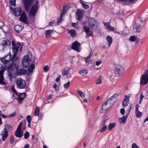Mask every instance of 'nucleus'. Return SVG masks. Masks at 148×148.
<instances>
[{"mask_svg":"<svg viewBox=\"0 0 148 148\" xmlns=\"http://www.w3.org/2000/svg\"><path fill=\"white\" fill-rule=\"evenodd\" d=\"M116 100V98L114 95H113L105 101L104 103L102 104L101 106L102 109L103 110H107L113 105Z\"/></svg>","mask_w":148,"mask_h":148,"instance_id":"1","label":"nucleus"},{"mask_svg":"<svg viewBox=\"0 0 148 148\" xmlns=\"http://www.w3.org/2000/svg\"><path fill=\"white\" fill-rule=\"evenodd\" d=\"M17 60L18 58H16L13 60V61L10 65L6 68V70L8 71V76L11 81L12 80L13 78L15 77V76H14L12 73V72L13 70L14 69L16 66Z\"/></svg>","mask_w":148,"mask_h":148,"instance_id":"2","label":"nucleus"},{"mask_svg":"<svg viewBox=\"0 0 148 148\" xmlns=\"http://www.w3.org/2000/svg\"><path fill=\"white\" fill-rule=\"evenodd\" d=\"M32 61L30 56L29 55H26L22 61V64L23 67L27 68L29 65Z\"/></svg>","mask_w":148,"mask_h":148,"instance_id":"3","label":"nucleus"},{"mask_svg":"<svg viewBox=\"0 0 148 148\" xmlns=\"http://www.w3.org/2000/svg\"><path fill=\"white\" fill-rule=\"evenodd\" d=\"M16 84L17 88L19 89H24L26 86L25 81L21 78H18L16 81Z\"/></svg>","mask_w":148,"mask_h":148,"instance_id":"4","label":"nucleus"},{"mask_svg":"<svg viewBox=\"0 0 148 148\" xmlns=\"http://www.w3.org/2000/svg\"><path fill=\"white\" fill-rule=\"evenodd\" d=\"M13 45L12 49L14 54L13 55V58H14L16 57L17 55V53L18 52L19 49L20 48V50L21 51L22 46H21V44L20 42L17 43L16 44H14L13 42H12Z\"/></svg>","mask_w":148,"mask_h":148,"instance_id":"5","label":"nucleus"},{"mask_svg":"<svg viewBox=\"0 0 148 148\" xmlns=\"http://www.w3.org/2000/svg\"><path fill=\"white\" fill-rule=\"evenodd\" d=\"M22 125L23 122H21L15 132V135L17 137L20 138L23 135V131L22 130Z\"/></svg>","mask_w":148,"mask_h":148,"instance_id":"6","label":"nucleus"},{"mask_svg":"<svg viewBox=\"0 0 148 148\" xmlns=\"http://www.w3.org/2000/svg\"><path fill=\"white\" fill-rule=\"evenodd\" d=\"M132 106L131 105L129 106L127 108V110L126 111V116L123 115L122 118L119 119V121L120 123H124L126 121L127 116L130 112Z\"/></svg>","mask_w":148,"mask_h":148,"instance_id":"7","label":"nucleus"},{"mask_svg":"<svg viewBox=\"0 0 148 148\" xmlns=\"http://www.w3.org/2000/svg\"><path fill=\"white\" fill-rule=\"evenodd\" d=\"M36 4L32 6L29 11V16H32L34 17L36 13L38 11V1H36Z\"/></svg>","mask_w":148,"mask_h":148,"instance_id":"8","label":"nucleus"},{"mask_svg":"<svg viewBox=\"0 0 148 148\" xmlns=\"http://www.w3.org/2000/svg\"><path fill=\"white\" fill-rule=\"evenodd\" d=\"M9 54L5 56L1 60L4 62V64L6 65L7 66L9 64V63L14 59L13 57L11 58V55L10 54V53H9Z\"/></svg>","mask_w":148,"mask_h":148,"instance_id":"9","label":"nucleus"},{"mask_svg":"<svg viewBox=\"0 0 148 148\" xmlns=\"http://www.w3.org/2000/svg\"><path fill=\"white\" fill-rule=\"evenodd\" d=\"M34 0H24L23 3L25 11L28 12L29 8L32 4Z\"/></svg>","mask_w":148,"mask_h":148,"instance_id":"10","label":"nucleus"},{"mask_svg":"<svg viewBox=\"0 0 148 148\" xmlns=\"http://www.w3.org/2000/svg\"><path fill=\"white\" fill-rule=\"evenodd\" d=\"M124 71V68L122 66L118 65L115 68V72L119 76H120L123 73Z\"/></svg>","mask_w":148,"mask_h":148,"instance_id":"11","label":"nucleus"},{"mask_svg":"<svg viewBox=\"0 0 148 148\" xmlns=\"http://www.w3.org/2000/svg\"><path fill=\"white\" fill-rule=\"evenodd\" d=\"M88 22L89 25L92 29H96L97 27V22L95 19L92 18H89Z\"/></svg>","mask_w":148,"mask_h":148,"instance_id":"12","label":"nucleus"},{"mask_svg":"<svg viewBox=\"0 0 148 148\" xmlns=\"http://www.w3.org/2000/svg\"><path fill=\"white\" fill-rule=\"evenodd\" d=\"M19 20L20 21L24 22L25 24H29L27 17L26 16L24 11L23 12L22 14H21L20 17L19 18Z\"/></svg>","mask_w":148,"mask_h":148,"instance_id":"13","label":"nucleus"},{"mask_svg":"<svg viewBox=\"0 0 148 148\" xmlns=\"http://www.w3.org/2000/svg\"><path fill=\"white\" fill-rule=\"evenodd\" d=\"M18 67L19 66L18 65H16V73L17 75L21 76L25 74L27 72L26 70L23 69H18Z\"/></svg>","mask_w":148,"mask_h":148,"instance_id":"14","label":"nucleus"},{"mask_svg":"<svg viewBox=\"0 0 148 148\" xmlns=\"http://www.w3.org/2000/svg\"><path fill=\"white\" fill-rule=\"evenodd\" d=\"M14 14L16 16H18L22 14V11L21 7H17L15 8L13 10Z\"/></svg>","mask_w":148,"mask_h":148,"instance_id":"15","label":"nucleus"},{"mask_svg":"<svg viewBox=\"0 0 148 148\" xmlns=\"http://www.w3.org/2000/svg\"><path fill=\"white\" fill-rule=\"evenodd\" d=\"M80 45V43L77 41H76L73 43L72 48L77 51H79Z\"/></svg>","mask_w":148,"mask_h":148,"instance_id":"16","label":"nucleus"},{"mask_svg":"<svg viewBox=\"0 0 148 148\" xmlns=\"http://www.w3.org/2000/svg\"><path fill=\"white\" fill-rule=\"evenodd\" d=\"M2 136V140L4 141L8 136V132L6 130H3L0 134Z\"/></svg>","mask_w":148,"mask_h":148,"instance_id":"17","label":"nucleus"},{"mask_svg":"<svg viewBox=\"0 0 148 148\" xmlns=\"http://www.w3.org/2000/svg\"><path fill=\"white\" fill-rule=\"evenodd\" d=\"M129 97H127L126 95L125 96V98L123 101L122 104L123 107H126L128 106L129 103Z\"/></svg>","mask_w":148,"mask_h":148,"instance_id":"18","label":"nucleus"},{"mask_svg":"<svg viewBox=\"0 0 148 148\" xmlns=\"http://www.w3.org/2000/svg\"><path fill=\"white\" fill-rule=\"evenodd\" d=\"M35 68V66L34 64L32 63L31 65L29 66V68L27 69L28 72L27 75H29L33 72Z\"/></svg>","mask_w":148,"mask_h":148,"instance_id":"19","label":"nucleus"},{"mask_svg":"<svg viewBox=\"0 0 148 148\" xmlns=\"http://www.w3.org/2000/svg\"><path fill=\"white\" fill-rule=\"evenodd\" d=\"M4 77L3 76V72L0 71V84L1 85H5V82L4 81Z\"/></svg>","mask_w":148,"mask_h":148,"instance_id":"20","label":"nucleus"},{"mask_svg":"<svg viewBox=\"0 0 148 148\" xmlns=\"http://www.w3.org/2000/svg\"><path fill=\"white\" fill-rule=\"evenodd\" d=\"M65 6H63V8L62 10L63 12L62 13L60 14V18H57V22L58 24H59L62 22V20L61 18H62V16L63 15V14L64 13H65V12L66 11L65 10Z\"/></svg>","mask_w":148,"mask_h":148,"instance_id":"21","label":"nucleus"},{"mask_svg":"<svg viewBox=\"0 0 148 148\" xmlns=\"http://www.w3.org/2000/svg\"><path fill=\"white\" fill-rule=\"evenodd\" d=\"M10 44V42L8 40H4L1 43V46H3V47H5L7 45Z\"/></svg>","mask_w":148,"mask_h":148,"instance_id":"22","label":"nucleus"},{"mask_svg":"<svg viewBox=\"0 0 148 148\" xmlns=\"http://www.w3.org/2000/svg\"><path fill=\"white\" fill-rule=\"evenodd\" d=\"M23 28V27L21 25H16L14 27V29L15 31L17 32H19Z\"/></svg>","mask_w":148,"mask_h":148,"instance_id":"23","label":"nucleus"},{"mask_svg":"<svg viewBox=\"0 0 148 148\" xmlns=\"http://www.w3.org/2000/svg\"><path fill=\"white\" fill-rule=\"evenodd\" d=\"M104 25L106 26V28L108 30L114 31V28L111 26H110L108 23L104 22L103 23Z\"/></svg>","mask_w":148,"mask_h":148,"instance_id":"24","label":"nucleus"},{"mask_svg":"<svg viewBox=\"0 0 148 148\" xmlns=\"http://www.w3.org/2000/svg\"><path fill=\"white\" fill-rule=\"evenodd\" d=\"M76 14L78 18L77 19L79 20L82 18V12L80 10H77L76 12Z\"/></svg>","mask_w":148,"mask_h":148,"instance_id":"25","label":"nucleus"},{"mask_svg":"<svg viewBox=\"0 0 148 148\" xmlns=\"http://www.w3.org/2000/svg\"><path fill=\"white\" fill-rule=\"evenodd\" d=\"M106 39L108 43V46L110 47L112 43V38L111 36L108 35L107 36Z\"/></svg>","mask_w":148,"mask_h":148,"instance_id":"26","label":"nucleus"},{"mask_svg":"<svg viewBox=\"0 0 148 148\" xmlns=\"http://www.w3.org/2000/svg\"><path fill=\"white\" fill-rule=\"evenodd\" d=\"M140 27L141 25L140 24L138 23H136L134 25V28L136 30V31L137 32H140V31H138V30L139 28L140 29L142 28V27Z\"/></svg>","mask_w":148,"mask_h":148,"instance_id":"27","label":"nucleus"},{"mask_svg":"<svg viewBox=\"0 0 148 148\" xmlns=\"http://www.w3.org/2000/svg\"><path fill=\"white\" fill-rule=\"evenodd\" d=\"M69 33L71 34V36L73 37H75L77 35V33L74 29H71L69 30Z\"/></svg>","mask_w":148,"mask_h":148,"instance_id":"28","label":"nucleus"},{"mask_svg":"<svg viewBox=\"0 0 148 148\" xmlns=\"http://www.w3.org/2000/svg\"><path fill=\"white\" fill-rule=\"evenodd\" d=\"M108 119V118L107 116L105 117V118L101 122V124L100 125V127H102V126L104 125H106V122Z\"/></svg>","mask_w":148,"mask_h":148,"instance_id":"29","label":"nucleus"},{"mask_svg":"<svg viewBox=\"0 0 148 148\" xmlns=\"http://www.w3.org/2000/svg\"><path fill=\"white\" fill-rule=\"evenodd\" d=\"M53 31L51 30H47L45 32V35L46 37L48 38L50 37Z\"/></svg>","mask_w":148,"mask_h":148,"instance_id":"30","label":"nucleus"},{"mask_svg":"<svg viewBox=\"0 0 148 148\" xmlns=\"http://www.w3.org/2000/svg\"><path fill=\"white\" fill-rule=\"evenodd\" d=\"M12 127L11 125L6 124L5 125V127L4 128L3 130H6L7 131H10L12 130Z\"/></svg>","mask_w":148,"mask_h":148,"instance_id":"31","label":"nucleus"},{"mask_svg":"<svg viewBox=\"0 0 148 148\" xmlns=\"http://www.w3.org/2000/svg\"><path fill=\"white\" fill-rule=\"evenodd\" d=\"M6 67L7 66L4 64V62L2 60L0 59V69H2L3 70L5 69Z\"/></svg>","mask_w":148,"mask_h":148,"instance_id":"32","label":"nucleus"},{"mask_svg":"<svg viewBox=\"0 0 148 148\" xmlns=\"http://www.w3.org/2000/svg\"><path fill=\"white\" fill-rule=\"evenodd\" d=\"M88 73L87 70H83L79 72V74L82 75H86Z\"/></svg>","mask_w":148,"mask_h":148,"instance_id":"33","label":"nucleus"},{"mask_svg":"<svg viewBox=\"0 0 148 148\" xmlns=\"http://www.w3.org/2000/svg\"><path fill=\"white\" fill-rule=\"evenodd\" d=\"M116 123H110L108 126V129L109 130H111L116 126Z\"/></svg>","mask_w":148,"mask_h":148,"instance_id":"34","label":"nucleus"},{"mask_svg":"<svg viewBox=\"0 0 148 148\" xmlns=\"http://www.w3.org/2000/svg\"><path fill=\"white\" fill-rule=\"evenodd\" d=\"M135 113L136 116L137 118L141 117L142 115V112L139 110L135 111Z\"/></svg>","mask_w":148,"mask_h":148,"instance_id":"35","label":"nucleus"},{"mask_svg":"<svg viewBox=\"0 0 148 148\" xmlns=\"http://www.w3.org/2000/svg\"><path fill=\"white\" fill-rule=\"evenodd\" d=\"M40 112V108L37 107L36 108L34 112V115L36 116H38Z\"/></svg>","mask_w":148,"mask_h":148,"instance_id":"36","label":"nucleus"},{"mask_svg":"<svg viewBox=\"0 0 148 148\" xmlns=\"http://www.w3.org/2000/svg\"><path fill=\"white\" fill-rule=\"evenodd\" d=\"M96 84H100L102 83V76H100L99 78L97 79L95 82Z\"/></svg>","mask_w":148,"mask_h":148,"instance_id":"37","label":"nucleus"},{"mask_svg":"<svg viewBox=\"0 0 148 148\" xmlns=\"http://www.w3.org/2000/svg\"><path fill=\"white\" fill-rule=\"evenodd\" d=\"M101 127V128L100 130V133H102L104 132L107 129V125H104L102 127Z\"/></svg>","mask_w":148,"mask_h":148,"instance_id":"38","label":"nucleus"},{"mask_svg":"<svg viewBox=\"0 0 148 148\" xmlns=\"http://www.w3.org/2000/svg\"><path fill=\"white\" fill-rule=\"evenodd\" d=\"M84 31L86 32L87 33L90 31V28L88 27L84 26L83 27Z\"/></svg>","mask_w":148,"mask_h":148,"instance_id":"39","label":"nucleus"},{"mask_svg":"<svg viewBox=\"0 0 148 148\" xmlns=\"http://www.w3.org/2000/svg\"><path fill=\"white\" fill-rule=\"evenodd\" d=\"M136 38L135 36H132L130 37L129 40L131 41L134 42L135 41Z\"/></svg>","mask_w":148,"mask_h":148,"instance_id":"40","label":"nucleus"},{"mask_svg":"<svg viewBox=\"0 0 148 148\" xmlns=\"http://www.w3.org/2000/svg\"><path fill=\"white\" fill-rule=\"evenodd\" d=\"M77 93L79 94V95L80 96H81L83 98L84 97L85 94L84 92L79 90H77Z\"/></svg>","mask_w":148,"mask_h":148,"instance_id":"41","label":"nucleus"},{"mask_svg":"<svg viewBox=\"0 0 148 148\" xmlns=\"http://www.w3.org/2000/svg\"><path fill=\"white\" fill-rule=\"evenodd\" d=\"M49 69V67L48 65H46L44 66L43 68L44 71L45 72H47L48 71Z\"/></svg>","mask_w":148,"mask_h":148,"instance_id":"42","label":"nucleus"},{"mask_svg":"<svg viewBox=\"0 0 148 148\" xmlns=\"http://www.w3.org/2000/svg\"><path fill=\"white\" fill-rule=\"evenodd\" d=\"M68 73V71L65 69H64L62 71V75L63 76L66 75Z\"/></svg>","mask_w":148,"mask_h":148,"instance_id":"43","label":"nucleus"},{"mask_svg":"<svg viewBox=\"0 0 148 148\" xmlns=\"http://www.w3.org/2000/svg\"><path fill=\"white\" fill-rule=\"evenodd\" d=\"M86 33V37H88L92 36L93 34V32L92 31H90Z\"/></svg>","mask_w":148,"mask_h":148,"instance_id":"44","label":"nucleus"},{"mask_svg":"<svg viewBox=\"0 0 148 148\" xmlns=\"http://www.w3.org/2000/svg\"><path fill=\"white\" fill-rule=\"evenodd\" d=\"M16 0H10V3L11 5L14 6L16 5Z\"/></svg>","mask_w":148,"mask_h":148,"instance_id":"45","label":"nucleus"},{"mask_svg":"<svg viewBox=\"0 0 148 148\" xmlns=\"http://www.w3.org/2000/svg\"><path fill=\"white\" fill-rule=\"evenodd\" d=\"M81 3L84 9H87L89 8V6L88 5L82 2H81Z\"/></svg>","mask_w":148,"mask_h":148,"instance_id":"46","label":"nucleus"},{"mask_svg":"<svg viewBox=\"0 0 148 148\" xmlns=\"http://www.w3.org/2000/svg\"><path fill=\"white\" fill-rule=\"evenodd\" d=\"M26 119L28 123H31L32 120V117L31 116L29 115L27 116Z\"/></svg>","mask_w":148,"mask_h":148,"instance_id":"47","label":"nucleus"},{"mask_svg":"<svg viewBox=\"0 0 148 148\" xmlns=\"http://www.w3.org/2000/svg\"><path fill=\"white\" fill-rule=\"evenodd\" d=\"M70 83V81L66 83L64 85V87L65 88H67L69 86Z\"/></svg>","mask_w":148,"mask_h":148,"instance_id":"48","label":"nucleus"},{"mask_svg":"<svg viewBox=\"0 0 148 148\" xmlns=\"http://www.w3.org/2000/svg\"><path fill=\"white\" fill-rule=\"evenodd\" d=\"M91 53H90V55H89V56L86 58L85 59V62H89L90 58H91Z\"/></svg>","mask_w":148,"mask_h":148,"instance_id":"49","label":"nucleus"},{"mask_svg":"<svg viewBox=\"0 0 148 148\" xmlns=\"http://www.w3.org/2000/svg\"><path fill=\"white\" fill-rule=\"evenodd\" d=\"M14 136L13 135H12L10 137V142L11 144H13L14 143Z\"/></svg>","mask_w":148,"mask_h":148,"instance_id":"50","label":"nucleus"},{"mask_svg":"<svg viewBox=\"0 0 148 148\" xmlns=\"http://www.w3.org/2000/svg\"><path fill=\"white\" fill-rule=\"evenodd\" d=\"M24 137L25 139H27L29 136V133L28 132H26L24 134Z\"/></svg>","mask_w":148,"mask_h":148,"instance_id":"51","label":"nucleus"},{"mask_svg":"<svg viewBox=\"0 0 148 148\" xmlns=\"http://www.w3.org/2000/svg\"><path fill=\"white\" fill-rule=\"evenodd\" d=\"M25 96V93H21L19 95V97L21 98L24 99Z\"/></svg>","mask_w":148,"mask_h":148,"instance_id":"52","label":"nucleus"},{"mask_svg":"<svg viewBox=\"0 0 148 148\" xmlns=\"http://www.w3.org/2000/svg\"><path fill=\"white\" fill-rule=\"evenodd\" d=\"M16 114V112H14L13 113H11L8 116V118L10 117H13L15 116Z\"/></svg>","mask_w":148,"mask_h":148,"instance_id":"53","label":"nucleus"},{"mask_svg":"<svg viewBox=\"0 0 148 148\" xmlns=\"http://www.w3.org/2000/svg\"><path fill=\"white\" fill-rule=\"evenodd\" d=\"M11 90L13 91L14 93L16 95H18V94L17 93V91L16 90L14 87L13 86H12V87Z\"/></svg>","mask_w":148,"mask_h":148,"instance_id":"54","label":"nucleus"},{"mask_svg":"<svg viewBox=\"0 0 148 148\" xmlns=\"http://www.w3.org/2000/svg\"><path fill=\"white\" fill-rule=\"evenodd\" d=\"M53 87L57 91H58L59 90V88L58 86L56 84H54L53 85Z\"/></svg>","mask_w":148,"mask_h":148,"instance_id":"55","label":"nucleus"},{"mask_svg":"<svg viewBox=\"0 0 148 148\" xmlns=\"http://www.w3.org/2000/svg\"><path fill=\"white\" fill-rule=\"evenodd\" d=\"M132 148H139L138 146L135 143L133 144L132 145Z\"/></svg>","mask_w":148,"mask_h":148,"instance_id":"56","label":"nucleus"},{"mask_svg":"<svg viewBox=\"0 0 148 148\" xmlns=\"http://www.w3.org/2000/svg\"><path fill=\"white\" fill-rule=\"evenodd\" d=\"M71 25L73 27H78V25L77 23H72Z\"/></svg>","mask_w":148,"mask_h":148,"instance_id":"57","label":"nucleus"},{"mask_svg":"<svg viewBox=\"0 0 148 148\" xmlns=\"http://www.w3.org/2000/svg\"><path fill=\"white\" fill-rule=\"evenodd\" d=\"M23 99L19 97L17 99V100H18L19 103H20L23 100Z\"/></svg>","mask_w":148,"mask_h":148,"instance_id":"58","label":"nucleus"},{"mask_svg":"<svg viewBox=\"0 0 148 148\" xmlns=\"http://www.w3.org/2000/svg\"><path fill=\"white\" fill-rule=\"evenodd\" d=\"M120 112L121 114L123 115L125 113V110L123 108H122L121 109Z\"/></svg>","mask_w":148,"mask_h":148,"instance_id":"59","label":"nucleus"},{"mask_svg":"<svg viewBox=\"0 0 148 148\" xmlns=\"http://www.w3.org/2000/svg\"><path fill=\"white\" fill-rule=\"evenodd\" d=\"M102 63L101 61H99L96 62V64L97 66H99V65Z\"/></svg>","mask_w":148,"mask_h":148,"instance_id":"60","label":"nucleus"},{"mask_svg":"<svg viewBox=\"0 0 148 148\" xmlns=\"http://www.w3.org/2000/svg\"><path fill=\"white\" fill-rule=\"evenodd\" d=\"M144 97V96L141 93L140 95V99H141V101H142Z\"/></svg>","mask_w":148,"mask_h":148,"instance_id":"61","label":"nucleus"},{"mask_svg":"<svg viewBox=\"0 0 148 148\" xmlns=\"http://www.w3.org/2000/svg\"><path fill=\"white\" fill-rule=\"evenodd\" d=\"M54 22H55V21H51V22H50L49 23V24L50 25L52 26L53 24H54Z\"/></svg>","mask_w":148,"mask_h":148,"instance_id":"62","label":"nucleus"},{"mask_svg":"<svg viewBox=\"0 0 148 148\" xmlns=\"http://www.w3.org/2000/svg\"><path fill=\"white\" fill-rule=\"evenodd\" d=\"M1 116L4 119H6L7 118H8V116H6L4 114H2Z\"/></svg>","mask_w":148,"mask_h":148,"instance_id":"63","label":"nucleus"},{"mask_svg":"<svg viewBox=\"0 0 148 148\" xmlns=\"http://www.w3.org/2000/svg\"><path fill=\"white\" fill-rule=\"evenodd\" d=\"M29 145L28 144H26L24 146V148H29Z\"/></svg>","mask_w":148,"mask_h":148,"instance_id":"64","label":"nucleus"}]
</instances>
